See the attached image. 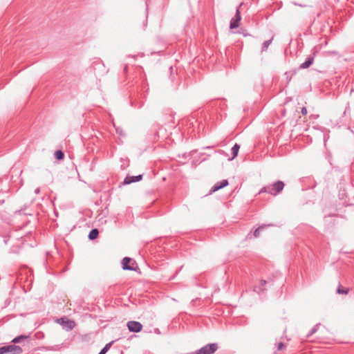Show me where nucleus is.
<instances>
[{"label": "nucleus", "instance_id": "obj_1", "mask_svg": "<svg viewBox=\"0 0 354 354\" xmlns=\"http://www.w3.org/2000/svg\"><path fill=\"white\" fill-rule=\"evenodd\" d=\"M284 187V183L278 180L273 183L272 185L263 187L259 192V193H268L273 196H277L279 194Z\"/></svg>", "mask_w": 354, "mask_h": 354}, {"label": "nucleus", "instance_id": "obj_2", "mask_svg": "<svg viewBox=\"0 0 354 354\" xmlns=\"http://www.w3.org/2000/svg\"><path fill=\"white\" fill-rule=\"evenodd\" d=\"M22 348L15 344L4 346L0 348V354H21Z\"/></svg>", "mask_w": 354, "mask_h": 354}, {"label": "nucleus", "instance_id": "obj_3", "mask_svg": "<svg viewBox=\"0 0 354 354\" xmlns=\"http://www.w3.org/2000/svg\"><path fill=\"white\" fill-rule=\"evenodd\" d=\"M218 349V345L216 343L208 344L201 348L195 351V354H213Z\"/></svg>", "mask_w": 354, "mask_h": 354}, {"label": "nucleus", "instance_id": "obj_4", "mask_svg": "<svg viewBox=\"0 0 354 354\" xmlns=\"http://www.w3.org/2000/svg\"><path fill=\"white\" fill-rule=\"evenodd\" d=\"M57 322L61 324L67 331L73 330L75 326V323L74 321L66 318L58 319Z\"/></svg>", "mask_w": 354, "mask_h": 354}, {"label": "nucleus", "instance_id": "obj_5", "mask_svg": "<svg viewBox=\"0 0 354 354\" xmlns=\"http://www.w3.org/2000/svg\"><path fill=\"white\" fill-rule=\"evenodd\" d=\"M127 327L129 331L133 333H138L141 331L142 328V325L138 322L129 321L127 322Z\"/></svg>", "mask_w": 354, "mask_h": 354}, {"label": "nucleus", "instance_id": "obj_6", "mask_svg": "<svg viewBox=\"0 0 354 354\" xmlns=\"http://www.w3.org/2000/svg\"><path fill=\"white\" fill-rule=\"evenodd\" d=\"M142 178V175L127 176L123 181L124 185H129L132 183L138 182Z\"/></svg>", "mask_w": 354, "mask_h": 354}, {"label": "nucleus", "instance_id": "obj_7", "mask_svg": "<svg viewBox=\"0 0 354 354\" xmlns=\"http://www.w3.org/2000/svg\"><path fill=\"white\" fill-rule=\"evenodd\" d=\"M228 185L227 180H223L221 182L216 183L210 189V193L215 192L225 187H226Z\"/></svg>", "mask_w": 354, "mask_h": 354}, {"label": "nucleus", "instance_id": "obj_8", "mask_svg": "<svg viewBox=\"0 0 354 354\" xmlns=\"http://www.w3.org/2000/svg\"><path fill=\"white\" fill-rule=\"evenodd\" d=\"M131 259L129 257H124L122 259V268L123 270H134L135 269L129 265V263L131 262Z\"/></svg>", "mask_w": 354, "mask_h": 354}, {"label": "nucleus", "instance_id": "obj_9", "mask_svg": "<svg viewBox=\"0 0 354 354\" xmlns=\"http://www.w3.org/2000/svg\"><path fill=\"white\" fill-rule=\"evenodd\" d=\"M313 62H314V58L313 57H309L306 59V60L304 63H302L300 65V68H307L313 64Z\"/></svg>", "mask_w": 354, "mask_h": 354}, {"label": "nucleus", "instance_id": "obj_10", "mask_svg": "<svg viewBox=\"0 0 354 354\" xmlns=\"http://www.w3.org/2000/svg\"><path fill=\"white\" fill-rule=\"evenodd\" d=\"M99 234V232L97 229H93L91 230L88 234V239L91 240H93L97 237Z\"/></svg>", "mask_w": 354, "mask_h": 354}, {"label": "nucleus", "instance_id": "obj_11", "mask_svg": "<svg viewBox=\"0 0 354 354\" xmlns=\"http://www.w3.org/2000/svg\"><path fill=\"white\" fill-rule=\"evenodd\" d=\"M240 146L238 144H235L232 148V153L233 155L232 159L237 156Z\"/></svg>", "mask_w": 354, "mask_h": 354}, {"label": "nucleus", "instance_id": "obj_12", "mask_svg": "<svg viewBox=\"0 0 354 354\" xmlns=\"http://www.w3.org/2000/svg\"><path fill=\"white\" fill-rule=\"evenodd\" d=\"M28 337L26 335H19L12 340L14 344L20 343L22 340L26 339Z\"/></svg>", "mask_w": 354, "mask_h": 354}, {"label": "nucleus", "instance_id": "obj_13", "mask_svg": "<svg viewBox=\"0 0 354 354\" xmlns=\"http://www.w3.org/2000/svg\"><path fill=\"white\" fill-rule=\"evenodd\" d=\"M239 22L237 21L234 18H232L230 21V28L231 29H234V28L239 27Z\"/></svg>", "mask_w": 354, "mask_h": 354}, {"label": "nucleus", "instance_id": "obj_14", "mask_svg": "<svg viewBox=\"0 0 354 354\" xmlns=\"http://www.w3.org/2000/svg\"><path fill=\"white\" fill-rule=\"evenodd\" d=\"M266 284V281H264V280H261L260 286H259V287H258V288H257V287H256V288H254V290L255 292H259V293L260 292H261V291H263V290H264V288H263V287Z\"/></svg>", "mask_w": 354, "mask_h": 354}, {"label": "nucleus", "instance_id": "obj_15", "mask_svg": "<svg viewBox=\"0 0 354 354\" xmlns=\"http://www.w3.org/2000/svg\"><path fill=\"white\" fill-rule=\"evenodd\" d=\"M272 38L271 39H269V40H267V41H265L263 43V45H262V51H266L268 46L270 45V44L272 43Z\"/></svg>", "mask_w": 354, "mask_h": 354}, {"label": "nucleus", "instance_id": "obj_16", "mask_svg": "<svg viewBox=\"0 0 354 354\" xmlns=\"http://www.w3.org/2000/svg\"><path fill=\"white\" fill-rule=\"evenodd\" d=\"M55 157L57 160H62V159L64 158V153L62 151H60V150L56 151L55 152Z\"/></svg>", "mask_w": 354, "mask_h": 354}, {"label": "nucleus", "instance_id": "obj_17", "mask_svg": "<svg viewBox=\"0 0 354 354\" xmlns=\"http://www.w3.org/2000/svg\"><path fill=\"white\" fill-rule=\"evenodd\" d=\"M265 227H266V225H261L259 227H258L257 229H256L255 231L254 232V236L258 237L259 236L260 231L262 230L263 229H264Z\"/></svg>", "mask_w": 354, "mask_h": 354}, {"label": "nucleus", "instance_id": "obj_18", "mask_svg": "<svg viewBox=\"0 0 354 354\" xmlns=\"http://www.w3.org/2000/svg\"><path fill=\"white\" fill-rule=\"evenodd\" d=\"M110 344H106L100 351L98 354H105L108 350L109 349Z\"/></svg>", "mask_w": 354, "mask_h": 354}, {"label": "nucleus", "instance_id": "obj_19", "mask_svg": "<svg viewBox=\"0 0 354 354\" xmlns=\"http://www.w3.org/2000/svg\"><path fill=\"white\" fill-rule=\"evenodd\" d=\"M237 21H240L241 19V15H240V11H239V8L236 9V15H235V17H234Z\"/></svg>", "mask_w": 354, "mask_h": 354}, {"label": "nucleus", "instance_id": "obj_20", "mask_svg": "<svg viewBox=\"0 0 354 354\" xmlns=\"http://www.w3.org/2000/svg\"><path fill=\"white\" fill-rule=\"evenodd\" d=\"M337 292L339 294H347L348 292V289L344 290V289L338 288Z\"/></svg>", "mask_w": 354, "mask_h": 354}, {"label": "nucleus", "instance_id": "obj_21", "mask_svg": "<svg viewBox=\"0 0 354 354\" xmlns=\"http://www.w3.org/2000/svg\"><path fill=\"white\" fill-rule=\"evenodd\" d=\"M318 326H319V325H318V324H317L316 326H315L313 327V328L311 330V331H310V335L314 334V333L317 330V328H318Z\"/></svg>", "mask_w": 354, "mask_h": 354}, {"label": "nucleus", "instance_id": "obj_22", "mask_svg": "<svg viewBox=\"0 0 354 354\" xmlns=\"http://www.w3.org/2000/svg\"><path fill=\"white\" fill-rule=\"evenodd\" d=\"M284 347V344L283 342H279L278 344H277V350L280 351L281 349H283V348Z\"/></svg>", "mask_w": 354, "mask_h": 354}, {"label": "nucleus", "instance_id": "obj_23", "mask_svg": "<svg viewBox=\"0 0 354 354\" xmlns=\"http://www.w3.org/2000/svg\"><path fill=\"white\" fill-rule=\"evenodd\" d=\"M301 113L303 115H306L307 113V109L305 107H303L301 109Z\"/></svg>", "mask_w": 354, "mask_h": 354}, {"label": "nucleus", "instance_id": "obj_24", "mask_svg": "<svg viewBox=\"0 0 354 354\" xmlns=\"http://www.w3.org/2000/svg\"><path fill=\"white\" fill-rule=\"evenodd\" d=\"M116 132L119 133L120 135H122V131L120 130L119 128L116 129Z\"/></svg>", "mask_w": 354, "mask_h": 354}, {"label": "nucleus", "instance_id": "obj_25", "mask_svg": "<svg viewBox=\"0 0 354 354\" xmlns=\"http://www.w3.org/2000/svg\"><path fill=\"white\" fill-rule=\"evenodd\" d=\"M39 192H40L39 188H37V189L35 190V193L36 194H39Z\"/></svg>", "mask_w": 354, "mask_h": 354}]
</instances>
